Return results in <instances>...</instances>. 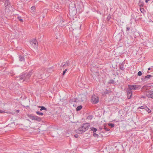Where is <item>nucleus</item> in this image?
Wrapping results in <instances>:
<instances>
[{
	"mask_svg": "<svg viewBox=\"0 0 153 153\" xmlns=\"http://www.w3.org/2000/svg\"><path fill=\"white\" fill-rule=\"evenodd\" d=\"M31 75V72H29L27 74L23 73L19 76L16 77V79L17 80L21 81L22 82L25 81L26 82H28L29 81Z\"/></svg>",
	"mask_w": 153,
	"mask_h": 153,
	"instance_id": "obj_1",
	"label": "nucleus"
},
{
	"mask_svg": "<svg viewBox=\"0 0 153 153\" xmlns=\"http://www.w3.org/2000/svg\"><path fill=\"white\" fill-rule=\"evenodd\" d=\"M90 125L89 123H88L82 124L78 129L76 130V132L79 134L83 133L88 129Z\"/></svg>",
	"mask_w": 153,
	"mask_h": 153,
	"instance_id": "obj_2",
	"label": "nucleus"
},
{
	"mask_svg": "<svg viewBox=\"0 0 153 153\" xmlns=\"http://www.w3.org/2000/svg\"><path fill=\"white\" fill-rule=\"evenodd\" d=\"M128 88L127 89L129 90L130 91L131 90H136L138 89V88H140V87L137 85H128Z\"/></svg>",
	"mask_w": 153,
	"mask_h": 153,
	"instance_id": "obj_3",
	"label": "nucleus"
},
{
	"mask_svg": "<svg viewBox=\"0 0 153 153\" xmlns=\"http://www.w3.org/2000/svg\"><path fill=\"white\" fill-rule=\"evenodd\" d=\"M99 101V98L97 96L94 94L92 95L91 98V102L93 104H96Z\"/></svg>",
	"mask_w": 153,
	"mask_h": 153,
	"instance_id": "obj_4",
	"label": "nucleus"
},
{
	"mask_svg": "<svg viewBox=\"0 0 153 153\" xmlns=\"http://www.w3.org/2000/svg\"><path fill=\"white\" fill-rule=\"evenodd\" d=\"M30 44L34 48H37L38 43L36 39H32L30 42Z\"/></svg>",
	"mask_w": 153,
	"mask_h": 153,
	"instance_id": "obj_5",
	"label": "nucleus"
},
{
	"mask_svg": "<svg viewBox=\"0 0 153 153\" xmlns=\"http://www.w3.org/2000/svg\"><path fill=\"white\" fill-rule=\"evenodd\" d=\"M126 92L127 93V98L128 99H130L131 98L132 96V91H130L129 90H126Z\"/></svg>",
	"mask_w": 153,
	"mask_h": 153,
	"instance_id": "obj_6",
	"label": "nucleus"
},
{
	"mask_svg": "<svg viewBox=\"0 0 153 153\" xmlns=\"http://www.w3.org/2000/svg\"><path fill=\"white\" fill-rule=\"evenodd\" d=\"M146 95L148 97L153 98V91H149L147 93Z\"/></svg>",
	"mask_w": 153,
	"mask_h": 153,
	"instance_id": "obj_7",
	"label": "nucleus"
},
{
	"mask_svg": "<svg viewBox=\"0 0 153 153\" xmlns=\"http://www.w3.org/2000/svg\"><path fill=\"white\" fill-rule=\"evenodd\" d=\"M41 118L37 116H35L34 120L37 121H40L41 120Z\"/></svg>",
	"mask_w": 153,
	"mask_h": 153,
	"instance_id": "obj_8",
	"label": "nucleus"
},
{
	"mask_svg": "<svg viewBox=\"0 0 153 153\" xmlns=\"http://www.w3.org/2000/svg\"><path fill=\"white\" fill-rule=\"evenodd\" d=\"M19 61H24L25 59L23 56L20 55H19Z\"/></svg>",
	"mask_w": 153,
	"mask_h": 153,
	"instance_id": "obj_9",
	"label": "nucleus"
},
{
	"mask_svg": "<svg viewBox=\"0 0 153 153\" xmlns=\"http://www.w3.org/2000/svg\"><path fill=\"white\" fill-rule=\"evenodd\" d=\"M90 128L91 130L93 131V133L96 132L97 130L96 128H95L93 127H91Z\"/></svg>",
	"mask_w": 153,
	"mask_h": 153,
	"instance_id": "obj_10",
	"label": "nucleus"
},
{
	"mask_svg": "<svg viewBox=\"0 0 153 153\" xmlns=\"http://www.w3.org/2000/svg\"><path fill=\"white\" fill-rule=\"evenodd\" d=\"M38 107L41 108L40 109V111H42L43 110H45V111H47V108L43 106H38Z\"/></svg>",
	"mask_w": 153,
	"mask_h": 153,
	"instance_id": "obj_11",
	"label": "nucleus"
},
{
	"mask_svg": "<svg viewBox=\"0 0 153 153\" xmlns=\"http://www.w3.org/2000/svg\"><path fill=\"white\" fill-rule=\"evenodd\" d=\"M151 76H152L150 75H148L146 76L144 78V80H147L148 79H149Z\"/></svg>",
	"mask_w": 153,
	"mask_h": 153,
	"instance_id": "obj_12",
	"label": "nucleus"
},
{
	"mask_svg": "<svg viewBox=\"0 0 153 153\" xmlns=\"http://www.w3.org/2000/svg\"><path fill=\"white\" fill-rule=\"evenodd\" d=\"M138 108L139 109H144L146 110V109H147V107L146 105H144L139 107Z\"/></svg>",
	"mask_w": 153,
	"mask_h": 153,
	"instance_id": "obj_13",
	"label": "nucleus"
},
{
	"mask_svg": "<svg viewBox=\"0 0 153 153\" xmlns=\"http://www.w3.org/2000/svg\"><path fill=\"white\" fill-rule=\"evenodd\" d=\"M82 106L81 105L77 106L76 108V111H80L82 109Z\"/></svg>",
	"mask_w": 153,
	"mask_h": 153,
	"instance_id": "obj_14",
	"label": "nucleus"
},
{
	"mask_svg": "<svg viewBox=\"0 0 153 153\" xmlns=\"http://www.w3.org/2000/svg\"><path fill=\"white\" fill-rule=\"evenodd\" d=\"M93 136L95 138H98L99 137V135L97 134L96 132L93 133Z\"/></svg>",
	"mask_w": 153,
	"mask_h": 153,
	"instance_id": "obj_15",
	"label": "nucleus"
},
{
	"mask_svg": "<svg viewBox=\"0 0 153 153\" xmlns=\"http://www.w3.org/2000/svg\"><path fill=\"white\" fill-rule=\"evenodd\" d=\"M114 82V81L113 79H111L108 81V83L109 84H113Z\"/></svg>",
	"mask_w": 153,
	"mask_h": 153,
	"instance_id": "obj_16",
	"label": "nucleus"
},
{
	"mask_svg": "<svg viewBox=\"0 0 153 153\" xmlns=\"http://www.w3.org/2000/svg\"><path fill=\"white\" fill-rule=\"evenodd\" d=\"M108 93V90H105L103 91L102 93V94L105 95V94H107Z\"/></svg>",
	"mask_w": 153,
	"mask_h": 153,
	"instance_id": "obj_17",
	"label": "nucleus"
},
{
	"mask_svg": "<svg viewBox=\"0 0 153 153\" xmlns=\"http://www.w3.org/2000/svg\"><path fill=\"white\" fill-rule=\"evenodd\" d=\"M36 114L42 116L43 115V113L42 112H40L39 111H37L36 112Z\"/></svg>",
	"mask_w": 153,
	"mask_h": 153,
	"instance_id": "obj_18",
	"label": "nucleus"
},
{
	"mask_svg": "<svg viewBox=\"0 0 153 153\" xmlns=\"http://www.w3.org/2000/svg\"><path fill=\"white\" fill-rule=\"evenodd\" d=\"M69 65V62L68 61L65 62V63L63 65V66H68Z\"/></svg>",
	"mask_w": 153,
	"mask_h": 153,
	"instance_id": "obj_19",
	"label": "nucleus"
},
{
	"mask_svg": "<svg viewBox=\"0 0 153 153\" xmlns=\"http://www.w3.org/2000/svg\"><path fill=\"white\" fill-rule=\"evenodd\" d=\"M35 116H33L32 115H30L29 116V117L32 120H34Z\"/></svg>",
	"mask_w": 153,
	"mask_h": 153,
	"instance_id": "obj_20",
	"label": "nucleus"
},
{
	"mask_svg": "<svg viewBox=\"0 0 153 153\" xmlns=\"http://www.w3.org/2000/svg\"><path fill=\"white\" fill-rule=\"evenodd\" d=\"M120 68L122 70H124V65L123 64H121L120 67Z\"/></svg>",
	"mask_w": 153,
	"mask_h": 153,
	"instance_id": "obj_21",
	"label": "nucleus"
},
{
	"mask_svg": "<svg viewBox=\"0 0 153 153\" xmlns=\"http://www.w3.org/2000/svg\"><path fill=\"white\" fill-rule=\"evenodd\" d=\"M106 124H105L104 125V129L106 131H109V129L107 128L106 127Z\"/></svg>",
	"mask_w": 153,
	"mask_h": 153,
	"instance_id": "obj_22",
	"label": "nucleus"
},
{
	"mask_svg": "<svg viewBox=\"0 0 153 153\" xmlns=\"http://www.w3.org/2000/svg\"><path fill=\"white\" fill-rule=\"evenodd\" d=\"M108 125L110 126L111 128L114 127V124L113 123H109Z\"/></svg>",
	"mask_w": 153,
	"mask_h": 153,
	"instance_id": "obj_23",
	"label": "nucleus"
},
{
	"mask_svg": "<svg viewBox=\"0 0 153 153\" xmlns=\"http://www.w3.org/2000/svg\"><path fill=\"white\" fill-rule=\"evenodd\" d=\"M21 17L20 16H18L17 17V19H19L21 22H23V20L22 19H21Z\"/></svg>",
	"mask_w": 153,
	"mask_h": 153,
	"instance_id": "obj_24",
	"label": "nucleus"
},
{
	"mask_svg": "<svg viewBox=\"0 0 153 153\" xmlns=\"http://www.w3.org/2000/svg\"><path fill=\"white\" fill-rule=\"evenodd\" d=\"M145 110H146L148 112V113H150L151 112V110H150L147 107V109H146Z\"/></svg>",
	"mask_w": 153,
	"mask_h": 153,
	"instance_id": "obj_25",
	"label": "nucleus"
},
{
	"mask_svg": "<svg viewBox=\"0 0 153 153\" xmlns=\"http://www.w3.org/2000/svg\"><path fill=\"white\" fill-rule=\"evenodd\" d=\"M93 117V116L92 115H89L88 116V119L91 120L92 119Z\"/></svg>",
	"mask_w": 153,
	"mask_h": 153,
	"instance_id": "obj_26",
	"label": "nucleus"
},
{
	"mask_svg": "<svg viewBox=\"0 0 153 153\" xmlns=\"http://www.w3.org/2000/svg\"><path fill=\"white\" fill-rule=\"evenodd\" d=\"M142 73L141 71H139L137 73L138 75L139 76H141L142 75Z\"/></svg>",
	"mask_w": 153,
	"mask_h": 153,
	"instance_id": "obj_27",
	"label": "nucleus"
},
{
	"mask_svg": "<svg viewBox=\"0 0 153 153\" xmlns=\"http://www.w3.org/2000/svg\"><path fill=\"white\" fill-rule=\"evenodd\" d=\"M9 1L8 0H6L5 1V4H7L8 5L9 4Z\"/></svg>",
	"mask_w": 153,
	"mask_h": 153,
	"instance_id": "obj_28",
	"label": "nucleus"
},
{
	"mask_svg": "<svg viewBox=\"0 0 153 153\" xmlns=\"http://www.w3.org/2000/svg\"><path fill=\"white\" fill-rule=\"evenodd\" d=\"M67 69H65L63 71V73H62V75H64L65 74V73L67 71Z\"/></svg>",
	"mask_w": 153,
	"mask_h": 153,
	"instance_id": "obj_29",
	"label": "nucleus"
},
{
	"mask_svg": "<svg viewBox=\"0 0 153 153\" xmlns=\"http://www.w3.org/2000/svg\"><path fill=\"white\" fill-rule=\"evenodd\" d=\"M140 10L142 13H143L144 11V9L143 8H140Z\"/></svg>",
	"mask_w": 153,
	"mask_h": 153,
	"instance_id": "obj_30",
	"label": "nucleus"
},
{
	"mask_svg": "<svg viewBox=\"0 0 153 153\" xmlns=\"http://www.w3.org/2000/svg\"><path fill=\"white\" fill-rule=\"evenodd\" d=\"M130 30V28L129 27H127H127H126V31H129Z\"/></svg>",
	"mask_w": 153,
	"mask_h": 153,
	"instance_id": "obj_31",
	"label": "nucleus"
},
{
	"mask_svg": "<svg viewBox=\"0 0 153 153\" xmlns=\"http://www.w3.org/2000/svg\"><path fill=\"white\" fill-rule=\"evenodd\" d=\"M31 9L32 10H33L34 9H35V7H33V6H32L31 7Z\"/></svg>",
	"mask_w": 153,
	"mask_h": 153,
	"instance_id": "obj_32",
	"label": "nucleus"
},
{
	"mask_svg": "<svg viewBox=\"0 0 153 153\" xmlns=\"http://www.w3.org/2000/svg\"><path fill=\"white\" fill-rule=\"evenodd\" d=\"M73 8H74V9H76V7L75 4H74Z\"/></svg>",
	"mask_w": 153,
	"mask_h": 153,
	"instance_id": "obj_33",
	"label": "nucleus"
},
{
	"mask_svg": "<svg viewBox=\"0 0 153 153\" xmlns=\"http://www.w3.org/2000/svg\"><path fill=\"white\" fill-rule=\"evenodd\" d=\"M74 137H75L77 138L78 137V135L77 134H75L74 135Z\"/></svg>",
	"mask_w": 153,
	"mask_h": 153,
	"instance_id": "obj_34",
	"label": "nucleus"
},
{
	"mask_svg": "<svg viewBox=\"0 0 153 153\" xmlns=\"http://www.w3.org/2000/svg\"><path fill=\"white\" fill-rule=\"evenodd\" d=\"M4 111L1 110H0V113H2L3 112H4Z\"/></svg>",
	"mask_w": 153,
	"mask_h": 153,
	"instance_id": "obj_35",
	"label": "nucleus"
},
{
	"mask_svg": "<svg viewBox=\"0 0 153 153\" xmlns=\"http://www.w3.org/2000/svg\"><path fill=\"white\" fill-rule=\"evenodd\" d=\"M150 0H145V2L146 3H147L149 1H150Z\"/></svg>",
	"mask_w": 153,
	"mask_h": 153,
	"instance_id": "obj_36",
	"label": "nucleus"
},
{
	"mask_svg": "<svg viewBox=\"0 0 153 153\" xmlns=\"http://www.w3.org/2000/svg\"><path fill=\"white\" fill-rule=\"evenodd\" d=\"M64 64H63V63H62V64L61 65L63 67H64V66H63V65Z\"/></svg>",
	"mask_w": 153,
	"mask_h": 153,
	"instance_id": "obj_37",
	"label": "nucleus"
},
{
	"mask_svg": "<svg viewBox=\"0 0 153 153\" xmlns=\"http://www.w3.org/2000/svg\"><path fill=\"white\" fill-rule=\"evenodd\" d=\"M17 112H19V110H17Z\"/></svg>",
	"mask_w": 153,
	"mask_h": 153,
	"instance_id": "obj_38",
	"label": "nucleus"
},
{
	"mask_svg": "<svg viewBox=\"0 0 153 153\" xmlns=\"http://www.w3.org/2000/svg\"><path fill=\"white\" fill-rule=\"evenodd\" d=\"M73 102H76V101L75 100H74V101H73Z\"/></svg>",
	"mask_w": 153,
	"mask_h": 153,
	"instance_id": "obj_39",
	"label": "nucleus"
},
{
	"mask_svg": "<svg viewBox=\"0 0 153 153\" xmlns=\"http://www.w3.org/2000/svg\"><path fill=\"white\" fill-rule=\"evenodd\" d=\"M148 70H150V68H149L148 69Z\"/></svg>",
	"mask_w": 153,
	"mask_h": 153,
	"instance_id": "obj_40",
	"label": "nucleus"
},
{
	"mask_svg": "<svg viewBox=\"0 0 153 153\" xmlns=\"http://www.w3.org/2000/svg\"><path fill=\"white\" fill-rule=\"evenodd\" d=\"M142 98H144L143 96L142 97Z\"/></svg>",
	"mask_w": 153,
	"mask_h": 153,
	"instance_id": "obj_41",
	"label": "nucleus"
},
{
	"mask_svg": "<svg viewBox=\"0 0 153 153\" xmlns=\"http://www.w3.org/2000/svg\"><path fill=\"white\" fill-rule=\"evenodd\" d=\"M74 104H73V106H74Z\"/></svg>",
	"mask_w": 153,
	"mask_h": 153,
	"instance_id": "obj_42",
	"label": "nucleus"
}]
</instances>
